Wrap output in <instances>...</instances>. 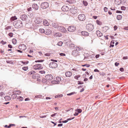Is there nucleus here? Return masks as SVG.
<instances>
[{
  "instance_id": "1",
  "label": "nucleus",
  "mask_w": 128,
  "mask_h": 128,
  "mask_svg": "<svg viewBox=\"0 0 128 128\" xmlns=\"http://www.w3.org/2000/svg\"><path fill=\"white\" fill-rule=\"evenodd\" d=\"M14 26L16 28H20L23 26L22 22L20 20H17L14 22Z\"/></svg>"
},
{
  "instance_id": "2",
  "label": "nucleus",
  "mask_w": 128,
  "mask_h": 128,
  "mask_svg": "<svg viewBox=\"0 0 128 128\" xmlns=\"http://www.w3.org/2000/svg\"><path fill=\"white\" fill-rule=\"evenodd\" d=\"M70 11L72 14H75L78 12V8L76 7H72L70 9Z\"/></svg>"
},
{
  "instance_id": "3",
  "label": "nucleus",
  "mask_w": 128,
  "mask_h": 128,
  "mask_svg": "<svg viewBox=\"0 0 128 128\" xmlns=\"http://www.w3.org/2000/svg\"><path fill=\"white\" fill-rule=\"evenodd\" d=\"M32 68L35 70H40L43 68L42 65L40 64H37L34 65L33 66Z\"/></svg>"
},
{
  "instance_id": "4",
  "label": "nucleus",
  "mask_w": 128,
  "mask_h": 128,
  "mask_svg": "<svg viewBox=\"0 0 128 128\" xmlns=\"http://www.w3.org/2000/svg\"><path fill=\"white\" fill-rule=\"evenodd\" d=\"M86 28L88 31L90 32L92 31L94 29V26L91 24H88L86 25Z\"/></svg>"
},
{
  "instance_id": "5",
  "label": "nucleus",
  "mask_w": 128,
  "mask_h": 128,
  "mask_svg": "<svg viewBox=\"0 0 128 128\" xmlns=\"http://www.w3.org/2000/svg\"><path fill=\"white\" fill-rule=\"evenodd\" d=\"M54 79V80L52 82V83L53 84H58L61 80L60 77L58 76L56 77Z\"/></svg>"
},
{
  "instance_id": "6",
  "label": "nucleus",
  "mask_w": 128,
  "mask_h": 128,
  "mask_svg": "<svg viewBox=\"0 0 128 128\" xmlns=\"http://www.w3.org/2000/svg\"><path fill=\"white\" fill-rule=\"evenodd\" d=\"M76 30V27L74 26H71L68 27V31L70 32H74Z\"/></svg>"
},
{
  "instance_id": "7",
  "label": "nucleus",
  "mask_w": 128,
  "mask_h": 128,
  "mask_svg": "<svg viewBox=\"0 0 128 128\" xmlns=\"http://www.w3.org/2000/svg\"><path fill=\"white\" fill-rule=\"evenodd\" d=\"M78 18L79 20L81 21H83L85 20L86 16L84 14H82L78 16Z\"/></svg>"
},
{
  "instance_id": "8",
  "label": "nucleus",
  "mask_w": 128,
  "mask_h": 128,
  "mask_svg": "<svg viewBox=\"0 0 128 128\" xmlns=\"http://www.w3.org/2000/svg\"><path fill=\"white\" fill-rule=\"evenodd\" d=\"M49 66L50 68H56L58 66V64L56 63L52 62L50 64Z\"/></svg>"
},
{
  "instance_id": "9",
  "label": "nucleus",
  "mask_w": 128,
  "mask_h": 128,
  "mask_svg": "<svg viewBox=\"0 0 128 128\" xmlns=\"http://www.w3.org/2000/svg\"><path fill=\"white\" fill-rule=\"evenodd\" d=\"M20 18L22 20L26 21L27 20L28 17L26 15L24 14L20 15Z\"/></svg>"
},
{
  "instance_id": "10",
  "label": "nucleus",
  "mask_w": 128,
  "mask_h": 128,
  "mask_svg": "<svg viewBox=\"0 0 128 128\" xmlns=\"http://www.w3.org/2000/svg\"><path fill=\"white\" fill-rule=\"evenodd\" d=\"M48 4L47 2H44L42 3L41 5L42 8L43 9H45L48 6Z\"/></svg>"
},
{
  "instance_id": "11",
  "label": "nucleus",
  "mask_w": 128,
  "mask_h": 128,
  "mask_svg": "<svg viewBox=\"0 0 128 128\" xmlns=\"http://www.w3.org/2000/svg\"><path fill=\"white\" fill-rule=\"evenodd\" d=\"M42 21V20L40 18H36L34 22L36 23L39 24Z\"/></svg>"
},
{
  "instance_id": "12",
  "label": "nucleus",
  "mask_w": 128,
  "mask_h": 128,
  "mask_svg": "<svg viewBox=\"0 0 128 128\" xmlns=\"http://www.w3.org/2000/svg\"><path fill=\"white\" fill-rule=\"evenodd\" d=\"M19 48L22 50H24L26 48V46L24 44H21L19 46Z\"/></svg>"
},
{
  "instance_id": "13",
  "label": "nucleus",
  "mask_w": 128,
  "mask_h": 128,
  "mask_svg": "<svg viewBox=\"0 0 128 128\" xmlns=\"http://www.w3.org/2000/svg\"><path fill=\"white\" fill-rule=\"evenodd\" d=\"M62 10L64 12H66L69 10V8L66 6H64L62 8Z\"/></svg>"
},
{
  "instance_id": "14",
  "label": "nucleus",
  "mask_w": 128,
  "mask_h": 128,
  "mask_svg": "<svg viewBox=\"0 0 128 128\" xmlns=\"http://www.w3.org/2000/svg\"><path fill=\"white\" fill-rule=\"evenodd\" d=\"M45 78L48 80H51L53 78L51 74H48L45 76Z\"/></svg>"
},
{
  "instance_id": "15",
  "label": "nucleus",
  "mask_w": 128,
  "mask_h": 128,
  "mask_svg": "<svg viewBox=\"0 0 128 128\" xmlns=\"http://www.w3.org/2000/svg\"><path fill=\"white\" fill-rule=\"evenodd\" d=\"M59 29L61 32L63 33H65L67 31L65 28L63 26H60Z\"/></svg>"
},
{
  "instance_id": "16",
  "label": "nucleus",
  "mask_w": 128,
  "mask_h": 128,
  "mask_svg": "<svg viewBox=\"0 0 128 128\" xmlns=\"http://www.w3.org/2000/svg\"><path fill=\"white\" fill-rule=\"evenodd\" d=\"M72 73L70 71L66 72L65 73V75L66 77H70L72 75Z\"/></svg>"
},
{
  "instance_id": "17",
  "label": "nucleus",
  "mask_w": 128,
  "mask_h": 128,
  "mask_svg": "<svg viewBox=\"0 0 128 128\" xmlns=\"http://www.w3.org/2000/svg\"><path fill=\"white\" fill-rule=\"evenodd\" d=\"M79 53L78 52H76L75 50H74L72 52V54L74 56H76L79 55Z\"/></svg>"
},
{
  "instance_id": "18",
  "label": "nucleus",
  "mask_w": 128,
  "mask_h": 128,
  "mask_svg": "<svg viewBox=\"0 0 128 128\" xmlns=\"http://www.w3.org/2000/svg\"><path fill=\"white\" fill-rule=\"evenodd\" d=\"M96 34L97 36L98 37H101L103 35L102 33L99 30L96 31Z\"/></svg>"
},
{
  "instance_id": "19",
  "label": "nucleus",
  "mask_w": 128,
  "mask_h": 128,
  "mask_svg": "<svg viewBox=\"0 0 128 128\" xmlns=\"http://www.w3.org/2000/svg\"><path fill=\"white\" fill-rule=\"evenodd\" d=\"M52 27L55 28H58L59 27L58 24L56 23L53 22L52 23Z\"/></svg>"
},
{
  "instance_id": "20",
  "label": "nucleus",
  "mask_w": 128,
  "mask_h": 128,
  "mask_svg": "<svg viewBox=\"0 0 128 128\" xmlns=\"http://www.w3.org/2000/svg\"><path fill=\"white\" fill-rule=\"evenodd\" d=\"M32 8L35 9V10H37L38 9V6L37 5V4H34L32 5Z\"/></svg>"
},
{
  "instance_id": "21",
  "label": "nucleus",
  "mask_w": 128,
  "mask_h": 128,
  "mask_svg": "<svg viewBox=\"0 0 128 128\" xmlns=\"http://www.w3.org/2000/svg\"><path fill=\"white\" fill-rule=\"evenodd\" d=\"M17 19L18 18L16 16H15L11 17L10 19V20L11 22H12L14 21L17 20Z\"/></svg>"
},
{
  "instance_id": "22",
  "label": "nucleus",
  "mask_w": 128,
  "mask_h": 128,
  "mask_svg": "<svg viewBox=\"0 0 128 128\" xmlns=\"http://www.w3.org/2000/svg\"><path fill=\"white\" fill-rule=\"evenodd\" d=\"M43 24L44 25L46 26H48L49 25V24L48 21L46 20H44L43 21Z\"/></svg>"
},
{
  "instance_id": "23",
  "label": "nucleus",
  "mask_w": 128,
  "mask_h": 128,
  "mask_svg": "<svg viewBox=\"0 0 128 128\" xmlns=\"http://www.w3.org/2000/svg\"><path fill=\"white\" fill-rule=\"evenodd\" d=\"M52 32L50 30L48 29L46 30L45 34H46L49 35L50 34L52 33Z\"/></svg>"
},
{
  "instance_id": "24",
  "label": "nucleus",
  "mask_w": 128,
  "mask_h": 128,
  "mask_svg": "<svg viewBox=\"0 0 128 128\" xmlns=\"http://www.w3.org/2000/svg\"><path fill=\"white\" fill-rule=\"evenodd\" d=\"M81 33L83 36H88V33L86 31H82L81 32Z\"/></svg>"
},
{
  "instance_id": "25",
  "label": "nucleus",
  "mask_w": 128,
  "mask_h": 128,
  "mask_svg": "<svg viewBox=\"0 0 128 128\" xmlns=\"http://www.w3.org/2000/svg\"><path fill=\"white\" fill-rule=\"evenodd\" d=\"M21 92L20 90H14L13 92V94H16L19 95L21 94Z\"/></svg>"
},
{
  "instance_id": "26",
  "label": "nucleus",
  "mask_w": 128,
  "mask_h": 128,
  "mask_svg": "<svg viewBox=\"0 0 128 128\" xmlns=\"http://www.w3.org/2000/svg\"><path fill=\"white\" fill-rule=\"evenodd\" d=\"M115 2L116 4L119 5L121 4V0H115Z\"/></svg>"
},
{
  "instance_id": "27",
  "label": "nucleus",
  "mask_w": 128,
  "mask_h": 128,
  "mask_svg": "<svg viewBox=\"0 0 128 128\" xmlns=\"http://www.w3.org/2000/svg\"><path fill=\"white\" fill-rule=\"evenodd\" d=\"M61 34L60 33H56L54 34V36L56 37H60L62 36Z\"/></svg>"
},
{
  "instance_id": "28",
  "label": "nucleus",
  "mask_w": 128,
  "mask_h": 128,
  "mask_svg": "<svg viewBox=\"0 0 128 128\" xmlns=\"http://www.w3.org/2000/svg\"><path fill=\"white\" fill-rule=\"evenodd\" d=\"M38 75L37 74H34L32 76V78L33 79H36L38 78Z\"/></svg>"
},
{
  "instance_id": "29",
  "label": "nucleus",
  "mask_w": 128,
  "mask_h": 128,
  "mask_svg": "<svg viewBox=\"0 0 128 128\" xmlns=\"http://www.w3.org/2000/svg\"><path fill=\"white\" fill-rule=\"evenodd\" d=\"M35 72L34 71L32 70L28 72V75L30 76L32 74H34Z\"/></svg>"
},
{
  "instance_id": "30",
  "label": "nucleus",
  "mask_w": 128,
  "mask_h": 128,
  "mask_svg": "<svg viewBox=\"0 0 128 128\" xmlns=\"http://www.w3.org/2000/svg\"><path fill=\"white\" fill-rule=\"evenodd\" d=\"M122 16L120 15H118L116 17V18L118 20H121L122 19Z\"/></svg>"
},
{
  "instance_id": "31",
  "label": "nucleus",
  "mask_w": 128,
  "mask_h": 128,
  "mask_svg": "<svg viewBox=\"0 0 128 128\" xmlns=\"http://www.w3.org/2000/svg\"><path fill=\"white\" fill-rule=\"evenodd\" d=\"M75 51L76 52H78V51H80L82 50L81 48H80L79 47L76 46V47L75 48Z\"/></svg>"
},
{
  "instance_id": "32",
  "label": "nucleus",
  "mask_w": 128,
  "mask_h": 128,
  "mask_svg": "<svg viewBox=\"0 0 128 128\" xmlns=\"http://www.w3.org/2000/svg\"><path fill=\"white\" fill-rule=\"evenodd\" d=\"M5 100L6 101L8 100H10L11 99V98L10 96H7L4 97Z\"/></svg>"
},
{
  "instance_id": "33",
  "label": "nucleus",
  "mask_w": 128,
  "mask_h": 128,
  "mask_svg": "<svg viewBox=\"0 0 128 128\" xmlns=\"http://www.w3.org/2000/svg\"><path fill=\"white\" fill-rule=\"evenodd\" d=\"M62 96H63L62 94H58L56 95L55 96V98H57L62 97Z\"/></svg>"
},
{
  "instance_id": "34",
  "label": "nucleus",
  "mask_w": 128,
  "mask_h": 128,
  "mask_svg": "<svg viewBox=\"0 0 128 128\" xmlns=\"http://www.w3.org/2000/svg\"><path fill=\"white\" fill-rule=\"evenodd\" d=\"M17 99L19 100V101H22L23 100L24 98L21 96H19L17 98Z\"/></svg>"
},
{
  "instance_id": "35",
  "label": "nucleus",
  "mask_w": 128,
  "mask_h": 128,
  "mask_svg": "<svg viewBox=\"0 0 128 128\" xmlns=\"http://www.w3.org/2000/svg\"><path fill=\"white\" fill-rule=\"evenodd\" d=\"M75 111L76 112H77L78 113H80L82 112V110L81 109H76L75 110Z\"/></svg>"
},
{
  "instance_id": "36",
  "label": "nucleus",
  "mask_w": 128,
  "mask_h": 128,
  "mask_svg": "<svg viewBox=\"0 0 128 128\" xmlns=\"http://www.w3.org/2000/svg\"><path fill=\"white\" fill-rule=\"evenodd\" d=\"M40 0H32V1L34 2V4H40Z\"/></svg>"
},
{
  "instance_id": "37",
  "label": "nucleus",
  "mask_w": 128,
  "mask_h": 128,
  "mask_svg": "<svg viewBox=\"0 0 128 128\" xmlns=\"http://www.w3.org/2000/svg\"><path fill=\"white\" fill-rule=\"evenodd\" d=\"M14 124H10L9 126H8L7 125H6L4 126V127L5 128H9L11 127L12 126H14Z\"/></svg>"
},
{
  "instance_id": "38",
  "label": "nucleus",
  "mask_w": 128,
  "mask_h": 128,
  "mask_svg": "<svg viewBox=\"0 0 128 128\" xmlns=\"http://www.w3.org/2000/svg\"><path fill=\"white\" fill-rule=\"evenodd\" d=\"M12 96V97L13 99H15L17 97V96L15 94H13Z\"/></svg>"
},
{
  "instance_id": "39",
  "label": "nucleus",
  "mask_w": 128,
  "mask_h": 128,
  "mask_svg": "<svg viewBox=\"0 0 128 128\" xmlns=\"http://www.w3.org/2000/svg\"><path fill=\"white\" fill-rule=\"evenodd\" d=\"M12 43L14 44H16L17 42V41L16 39L14 38L12 40Z\"/></svg>"
},
{
  "instance_id": "40",
  "label": "nucleus",
  "mask_w": 128,
  "mask_h": 128,
  "mask_svg": "<svg viewBox=\"0 0 128 128\" xmlns=\"http://www.w3.org/2000/svg\"><path fill=\"white\" fill-rule=\"evenodd\" d=\"M22 69L26 71L28 69V66L23 67L22 68Z\"/></svg>"
},
{
  "instance_id": "41",
  "label": "nucleus",
  "mask_w": 128,
  "mask_h": 128,
  "mask_svg": "<svg viewBox=\"0 0 128 128\" xmlns=\"http://www.w3.org/2000/svg\"><path fill=\"white\" fill-rule=\"evenodd\" d=\"M42 96L41 95H39L36 96H35L36 98H41L42 97Z\"/></svg>"
},
{
  "instance_id": "42",
  "label": "nucleus",
  "mask_w": 128,
  "mask_h": 128,
  "mask_svg": "<svg viewBox=\"0 0 128 128\" xmlns=\"http://www.w3.org/2000/svg\"><path fill=\"white\" fill-rule=\"evenodd\" d=\"M63 43L62 42L60 41L58 43V45L59 46H62Z\"/></svg>"
},
{
  "instance_id": "43",
  "label": "nucleus",
  "mask_w": 128,
  "mask_h": 128,
  "mask_svg": "<svg viewBox=\"0 0 128 128\" xmlns=\"http://www.w3.org/2000/svg\"><path fill=\"white\" fill-rule=\"evenodd\" d=\"M5 95V94L2 92H0V96L1 97L4 96Z\"/></svg>"
},
{
  "instance_id": "44",
  "label": "nucleus",
  "mask_w": 128,
  "mask_h": 128,
  "mask_svg": "<svg viewBox=\"0 0 128 128\" xmlns=\"http://www.w3.org/2000/svg\"><path fill=\"white\" fill-rule=\"evenodd\" d=\"M82 66H86V67L88 68L90 66V65L89 64H85L84 65H82Z\"/></svg>"
},
{
  "instance_id": "45",
  "label": "nucleus",
  "mask_w": 128,
  "mask_h": 128,
  "mask_svg": "<svg viewBox=\"0 0 128 128\" xmlns=\"http://www.w3.org/2000/svg\"><path fill=\"white\" fill-rule=\"evenodd\" d=\"M39 31L41 33H43L45 32L44 30L42 28L40 29L39 30Z\"/></svg>"
},
{
  "instance_id": "46",
  "label": "nucleus",
  "mask_w": 128,
  "mask_h": 128,
  "mask_svg": "<svg viewBox=\"0 0 128 128\" xmlns=\"http://www.w3.org/2000/svg\"><path fill=\"white\" fill-rule=\"evenodd\" d=\"M80 77V75H77L75 76L74 77V78L76 80H78V78H79Z\"/></svg>"
},
{
  "instance_id": "47",
  "label": "nucleus",
  "mask_w": 128,
  "mask_h": 128,
  "mask_svg": "<svg viewBox=\"0 0 128 128\" xmlns=\"http://www.w3.org/2000/svg\"><path fill=\"white\" fill-rule=\"evenodd\" d=\"M96 22L99 25H101L102 24V22L98 20H96Z\"/></svg>"
},
{
  "instance_id": "48",
  "label": "nucleus",
  "mask_w": 128,
  "mask_h": 128,
  "mask_svg": "<svg viewBox=\"0 0 128 128\" xmlns=\"http://www.w3.org/2000/svg\"><path fill=\"white\" fill-rule=\"evenodd\" d=\"M44 61V60H36L35 61V62H43Z\"/></svg>"
},
{
  "instance_id": "49",
  "label": "nucleus",
  "mask_w": 128,
  "mask_h": 128,
  "mask_svg": "<svg viewBox=\"0 0 128 128\" xmlns=\"http://www.w3.org/2000/svg\"><path fill=\"white\" fill-rule=\"evenodd\" d=\"M83 3L85 6H86L88 5V3L86 1H83Z\"/></svg>"
},
{
  "instance_id": "50",
  "label": "nucleus",
  "mask_w": 128,
  "mask_h": 128,
  "mask_svg": "<svg viewBox=\"0 0 128 128\" xmlns=\"http://www.w3.org/2000/svg\"><path fill=\"white\" fill-rule=\"evenodd\" d=\"M40 73L42 74H44L45 73V72L44 70L40 71L39 72Z\"/></svg>"
},
{
  "instance_id": "51",
  "label": "nucleus",
  "mask_w": 128,
  "mask_h": 128,
  "mask_svg": "<svg viewBox=\"0 0 128 128\" xmlns=\"http://www.w3.org/2000/svg\"><path fill=\"white\" fill-rule=\"evenodd\" d=\"M75 92H71L70 93H69L68 94H67V95L68 96H70L72 94H75Z\"/></svg>"
},
{
  "instance_id": "52",
  "label": "nucleus",
  "mask_w": 128,
  "mask_h": 128,
  "mask_svg": "<svg viewBox=\"0 0 128 128\" xmlns=\"http://www.w3.org/2000/svg\"><path fill=\"white\" fill-rule=\"evenodd\" d=\"M121 8L122 10H125L126 9V8L124 6H122L121 7Z\"/></svg>"
},
{
  "instance_id": "53",
  "label": "nucleus",
  "mask_w": 128,
  "mask_h": 128,
  "mask_svg": "<svg viewBox=\"0 0 128 128\" xmlns=\"http://www.w3.org/2000/svg\"><path fill=\"white\" fill-rule=\"evenodd\" d=\"M6 62L8 63H9V64H13V62H12V61L7 60Z\"/></svg>"
},
{
  "instance_id": "54",
  "label": "nucleus",
  "mask_w": 128,
  "mask_h": 128,
  "mask_svg": "<svg viewBox=\"0 0 128 128\" xmlns=\"http://www.w3.org/2000/svg\"><path fill=\"white\" fill-rule=\"evenodd\" d=\"M13 34L12 33V32H10V33L9 34H8V35L10 37H12L13 36Z\"/></svg>"
},
{
  "instance_id": "55",
  "label": "nucleus",
  "mask_w": 128,
  "mask_h": 128,
  "mask_svg": "<svg viewBox=\"0 0 128 128\" xmlns=\"http://www.w3.org/2000/svg\"><path fill=\"white\" fill-rule=\"evenodd\" d=\"M102 31L104 32H106V27H103L102 28Z\"/></svg>"
},
{
  "instance_id": "56",
  "label": "nucleus",
  "mask_w": 128,
  "mask_h": 128,
  "mask_svg": "<svg viewBox=\"0 0 128 128\" xmlns=\"http://www.w3.org/2000/svg\"><path fill=\"white\" fill-rule=\"evenodd\" d=\"M108 8L106 7H105L104 8V10L105 12H107L108 11Z\"/></svg>"
},
{
  "instance_id": "57",
  "label": "nucleus",
  "mask_w": 128,
  "mask_h": 128,
  "mask_svg": "<svg viewBox=\"0 0 128 128\" xmlns=\"http://www.w3.org/2000/svg\"><path fill=\"white\" fill-rule=\"evenodd\" d=\"M0 53L3 54H5L4 51V50H1L0 51Z\"/></svg>"
},
{
  "instance_id": "58",
  "label": "nucleus",
  "mask_w": 128,
  "mask_h": 128,
  "mask_svg": "<svg viewBox=\"0 0 128 128\" xmlns=\"http://www.w3.org/2000/svg\"><path fill=\"white\" fill-rule=\"evenodd\" d=\"M60 55L62 56H65L66 54L63 53H61L60 54Z\"/></svg>"
},
{
  "instance_id": "59",
  "label": "nucleus",
  "mask_w": 128,
  "mask_h": 128,
  "mask_svg": "<svg viewBox=\"0 0 128 128\" xmlns=\"http://www.w3.org/2000/svg\"><path fill=\"white\" fill-rule=\"evenodd\" d=\"M78 84H83L84 83L83 82H80L79 81H78Z\"/></svg>"
},
{
  "instance_id": "60",
  "label": "nucleus",
  "mask_w": 128,
  "mask_h": 128,
  "mask_svg": "<svg viewBox=\"0 0 128 128\" xmlns=\"http://www.w3.org/2000/svg\"><path fill=\"white\" fill-rule=\"evenodd\" d=\"M118 28V27L117 26H115L114 27V30H117V29Z\"/></svg>"
},
{
  "instance_id": "61",
  "label": "nucleus",
  "mask_w": 128,
  "mask_h": 128,
  "mask_svg": "<svg viewBox=\"0 0 128 128\" xmlns=\"http://www.w3.org/2000/svg\"><path fill=\"white\" fill-rule=\"evenodd\" d=\"M120 70L122 72L124 71V68H120Z\"/></svg>"
},
{
  "instance_id": "62",
  "label": "nucleus",
  "mask_w": 128,
  "mask_h": 128,
  "mask_svg": "<svg viewBox=\"0 0 128 128\" xmlns=\"http://www.w3.org/2000/svg\"><path fill=\"white\" fill-rule=\"evenodd\" d=\"M124 29L126 30H128V26L124 27Z\"/></svg>"
},
{
  "instance_id": "63",
  "label": "nucleus",
  "mask_w": 128,
  "mask_h": 128,
  "mask_svg": "<svg viewBox=\"0 0 128 128\" xmlns=\"http://www.w3.org/2000/svg\"><path fill=\"white\" fill-rule=\"evenodd\" d=\"M119 63L118 62H116L115 63V65L116 66H118L119 65Z\"/></svg>"
},
{
  "instance_id": "64",
  "label": "nucleus",
  "mask_w": 128,
  "mask_h": 128,
  "mask_svg": "<svg viewBox=\"0 0 128 128\" xmlns=\"http://www.w3.org/2000/svg\"><path fill=\"white\" fill-rule=\"evenodd\" d=\"M11 28V26H8L6 28V29L7 30H8L9 29H10Z\"/></svg>"
}]
</instances>
